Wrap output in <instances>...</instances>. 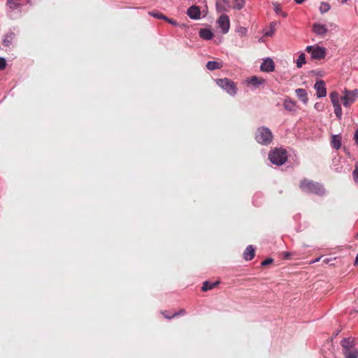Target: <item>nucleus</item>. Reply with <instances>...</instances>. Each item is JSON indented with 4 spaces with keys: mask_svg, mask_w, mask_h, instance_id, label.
I'll return each mask as SVG.
<instances>
[{
    "mask_svg": "<svg viewBox=\"0 0 358 358\" xmlns=\"http://www.w3.org/2000/svg\"><path fill=\"white\" fill-rule=\"evenodd\" d=\"M222 65L216 61H209L206 64V68L210 71L221 69Z\"/></svg>",
    "mask_w": 358,
    "mask_h": 358,
    "instance_id": "412c9836",
    "label": "nucleus"
},
{
    "mask_svg": "<svg viewBox=\"0 0 358 358\" xmlns=\"http://www.w3.org/2000/svg\"><path fill=\"white\" fill-rule=\"evenodd\" d=\"M320 258H317V259H315L314 261H313V262H317L320 260Z\"/></svg>",
    "mask_w": 358,
    "mask_h": 358,
    "instance_id": "a18cd8bd",
    "label": "nucleus"
},
{
    "mask_svg": "<svg viewBox=\"0 0 358 358\" xmlns=\"http://www.w3.org/2000/svg\"><path fill=\"white\" fill-rule=\"evenodd\" d=\"M218 283H219L218 281L210 282V281L206 280V281L203 282V285L201 287V290L203 292H207L208 290H210V289H213L214 287H215L218 285Z\"/></svg>",
    "mask_w": 358,
    "mask_h": 358,
    "instance_id": "a211bd4d",
    "label": "nucleus"
},
{
    "mask_svg": "<svg viewBox=\"0 0 358 358\" xmlns=\"http://www.w3.org/2000/svg\"><path fill=\"white\" fill-rule=\"evenodd\" d=\"M315 107L316 108H319V106H317V103H316V104L315 105Z\"/></svg>",
    "mask_w": 358,
    "mask_h": 358,
    "instance_id": "09e8293b",
    "label": "nucleus"
},
{
    "mask_svg": "<svg viewBox=\"0 0 358 358\" xmlns=\"http://www.w3.org/2000/svg\"><path fill=\"white\" fill-rule=\"evenodd\" d=\"M326 56V49L323 47L315 46L312 51L311 58L313 59H322Z\"/></svg>",
    "mask_w": 358,
    "mask_h": 358,
    "instance_id": "1a4fd4ad",
    "label": "nucleus"
},
{
    "mask_svg": "<svg viewBox=\"0 0 358 358\" xmlns=\"http://www.w3.org/2000/svg\"><path fill=\"white\" fill-rule=\"evenodd\" d=\"M185 314V310L184 309H181L180 310V311L178 312H176L174 313L173 314L171 315V316H166V318L167 319H172L176 316H178V315H183Z\"/></svg>",
    "mask_w": 358,
    "mask_h": 358,
    "instance_id": "473e14b6",
    "label": "nucleus"
},
{
    "mask_svg": "<svg viewBox=\"0 0 358 358\" xmlns=\"http://www.w3.org/2000/svg\"><path fill=\"white\" fill-rule=\"evenodd\" d=\"M283 107L287 111L294 112L296 110V103L294 101L287 98L284 100Z\"/></svg>",
    "mask_w": 358,
    "mask_h": 358,
    "instance_id": "ddd939ff",
    "label": "nucleus"
},
{
    "mask_svg": "<svg viewBox=\"0 0 358 358\" xmlns=\"http://www.w3.org/2000/svg\"><path fill=\"white\" fill-rule=\"evenodd\" d=\"M215 6L219 13L227 12L231 8L230 2L227 0H217Z\"/></svg>",
    "mask_w": 358,
    "mask_h": 358,
    "instance_id": "9b49d317",
    "label": "nucleus"
},
{
    "mask_svg": "<svg viewBox=\"0 0 358 358\" xmlns=\"http://www.w3.org/2000/svg\"><path fill=\"white\" fill-rule=\"evenodd\" d=\"M273 262V259L272 258H267L265 260H264L261 263V264H262V266H267V265L271 264Z\"/></svg>",
    "mask_w": 358,
    "mask_h": 358,
    "instance_id": "c9c22d12",
    "label": "nucleus"
},
{
    "mask_svg": "<svg viewBox=\"0 0 358 358\" xmlns=\"http://www.w3.org/2000/svg\"><path fill=\"white\" fill-rule=\"evenodd\" d=\"M348 1V0H342L343 3H345Z\"/></svg>",
    "mask_w": 358,
    "mask_h": 358,
    "instance_id": "49530a36",
    "label": "nucleus"
},
{
    "mask_svg": "<svg viewBox=\"0 0 358 358\" xmlns=\"http://www.w3.org/2000/svg\"><path fill=\"white\" fill-rule=\"evenodd\" d=\"M334 108V113L338 119H341L343 113L342 108L340 103L333 105Z\"/></svg>",
    "mask_w": 358,
    "mask_h": 358,
    "instance_id": "a878e982",
    "label": "nucleus"
},
{
    "mask_svg": "<svg viewBox=\"0 0 358 358\" xmlns=\"http://www.w3.org/2000/svg\"><path fill=\"white\" fill-rule=\"evenodd\" d=\"M299 187L303 192L308 194H314L320 196L325 194L323 185L313 180L303 179L300 182Z\"/></svg>",
    "mask_w": 358,
    "mask_h": 358,
    "instance_id": "f257e3e1",
    "label": "nucleus"
},
{
    "mask_svg": "<svg viewBox=\"0 0 358 358\" xmlns=\"http://www.w3.org/2000/svg\"><path fill=\"white\" fill-rule=\"evenodd\" d=\"M255 257V248L252 245H250L247 246L244 252H243V258L246 261L252 260Z\"/></svg>",
    "mask_w": 358,
    "mask_h": 358,
    "instance_id": "2eb2a0df",
    "label": "nucleus"
},
{
    "mask_svg": "<svg viewBox=\"0 0 358 358\" xmlns=\"http://www.w3.org/2000/svg\"><path fill=\"white\" fill-rule=\"evenodd\" d=\"M14 36H15V34L13 31H10V32L7 33L4 36V38L3 39V45L5 47H9L12 43V41L14 38Z\"/></svg>",
    "mask_w": 358,
    "mask_h": 358,
    "instance_id": "6ab92c4d",
    "label": "nucleus"
},
{
    "mask_svg": "<svg viewBox=\"0 0 358 358\" xmlns=\"http://www.w3.org/2000/svg\"><path fill=\"white\" fill-rule=\"evenodd\" d=\"M6 66V60L4 57H0V71L3 70Z\"/></svg>",
    "mask_w": 358,
    "mask_h": 358,
    "instance_id": "f704fd0d",
    "label": "nucleus"
},
{
    "mask_svg": "<svg viewBox=\"0 0 358 358\" xmlns=\"http://www.w3.org/2000/svg\"><path fill=\"white\" fill-rule=\"evenodd\" d=\"M218 27L221 29L222 34H227L230 27V21L228 15L222 14L217 20Z\"/></svg>",
    "mask_w": 358,
    "mask_h": 358,
    "instance_id": "0eeeda50",
    "label": "nucleus"
},
{
    "mask_svg": "<svg viewBox=\"0 0 358 358\" xmlns=\"http://www.w3.org/2000/svg\"><path fill=\"white\" fill-rule=\"evenodd\" d=\"M345 358H357L358 350L355 348V340L352 337L344 338L341 341Z\"/></svg>",
    "mask_w": 358,
    "mask_h": 358,
    "instance_id": "f03ea898",
    "label": "nucleus"
},
{
    "mask_svg": "<svg viewBox=\"0 0 358 358\" xmlns=\"http://www.w3.org/2000/svg\"><path fill=\"white\" fill-rule=\"evenodd\" d=\"M330 5L326 2H322L320 6V11L321 13H325L330 10Z\"/></svg>",
    "mask_w": 358,
    "mask_h": 358,
    "instance_id": "c85d7f7f",
    "label": "nucleus"
},
{
    "mask_svg": "<svg viewBox=\"0 0 358 358\" xmlns=\"http://www.w3.org/2000/svg\"><path fill=\"white\" fill-rule=\"evenodd\" d=\"M268 159L273 164L281 166L287 159V152L283 148H275L269 152Z\"/></svg>",
    "mask_w": 358,
    "mask_h": 358,
    "instance_id": "20e7f679",
    "label": "nucleus"
},
{
    "mask_svg": "<svg viewBox=\"0 0 358 358\" xmlns=\"http://www.w3.org/2000/svg\"><path fill=\"white\" fill-rule=\"evenodd\" d=\"M289 257V252H285V255H284V257L287 259Z\"/></svg>",
    "mask_w": 358,
    "mask_h": 358,
    "instance_id": "37998d69",
    "label": "nucleus"
},
{
    "mask_svg": "<svg viewBox=\"0 0 358 358\" xmlns=\"http://www.w3.org/2000/svg\"><path fill=\"white\" fill-rule=\"evenodd\" d=\"M167 22L176 27L178 26V23L173 19L169 18Z\"/></svg>",
    "mask_w": 358,
    "mask_h": 358,
    "instance_id": "e433bc0d",
    "label": "nucleus"
},
{
    "mask_svg": "<svg viewBox=\"0 0 358 358\" xmlns=\"http://www.w3.org/2000/svg\"><path fill=\"white\" fill-rule=\"evenodd\" d=\"M315 107L316 108H319V106H317V103H316V104L315 105Z\"/></svg>",
    "mask_w": 358,
    "mask_h": 358,
    "instance_id": "de8ad7c7",
    "label": "nucleus"
},
{
    "mask_svg": "<svg viewBox=\"0 0 358 358\" xmlns=\"http://www.w3.org/2000/svg\"><path fill=\"white\" fill-rule=\"evenodd\" d=\"M236 31L241 36H244L247 34L248 29L244 27H239L236 29Z\"/></svg>",
    "mask_w": 358,
    "mask_h": 358,
    "instance_id": "2f4dec72",
    "label": "nucleus"
},
{
    "mask_svg": "<svg viewBox=\"0 0 358 358\" xmlns=\"http://www.w3.org/2000/svg\"><path fill=\"white\" fill-rule=\"evenodd\" d=\"M314 88L317 92L316 94L318 98H323L326 96L327 90L325 87V83L324 80H317L314 85Z\"/></svg>",
    "mask_w": 358,
    "mask_h": 358,
    "instance_id": "6e6552de",
    "label": "nucleus"
},
{
    "mask_svg": "<svg viewBox=\"0 0 358 358\" xmlns=\"http://www.w3.org/2000/svg\"><path fill=\"white\" fill-rule=\"evenodd\" d=\"M234 1V9L241 10L245 5V0H233Z\"/></svg>",
    "mask_w": 358,
    "mask_h": 358,
    "instance_id": "b1692460",
    "label": "nucleus"
},
{
    "mask_svg": "<svg viewBox=\"0 0 358 358\" xmlns=\"http://www.w3.org/2000/svg\"><path fill=\"white\" fill-rule=\"evenodd\" d=\"M331 143L334 148L336 150L340 149L341 147V136L340 135H334Z\"/></svg>",
    "mask_w": 358,
    "mask_h": 358,
    "instance_id": "aec40b11",
    "label": "nucleus"
},
{
    "mask_svg": "<svg viewBox=\"0 0 358 358\" xmlns=\"http://www.w3.org/2000/svg\"><path fill=\"white\" fill-rule=\"evenodd\" d=\"M217 85L224 90L227 94L231 96H234L238 91V88L234 82L231 80L224 78L215 80Z\"/></svg>",
    "mask_w": 358,
    "mask_h": 358,
    "instance_id": "39448f33",
    "label": "nucleus"
},
{
    "mask_svg": "<svg viewBox=\"0 0 358 358\" xmlns=\"http://www.w3.org/2000/svg\"><path fill=\"white\" fill-rule=\"evenodd\" d=\"M354 141L355 142V144L358 145V129L356 130L354 134Z\"/></svg>",
    "mask_w": 358,
    "mask_h": 358,
    "instance_id": "4c0bfd02",
    "label": "nucleus"
},
{
    "mask_svg": "<svg viewBox=\"0 0 358 358\" xmlns=\"http://www.w3.org/2000/svg\"><path fill=\"white\" fill-rule=\"evenodd\" d=\"M274 11L276 14L281 15L283 17H287V13L282 11L280 4L278 3H273Z\"/></svg>",
    "mask_w": 358,
    "mask_h": 358,
    "instance_id": "cd10ccee",
    "label": "nucleus"
},
{
    "mask_svg": "<svg viewBox=\"0 0 358 358\" xmlns=\"http://www.w3.org/2000/svg\"><path fill=\"white\" fill-rule=\"evenodd\" d=\"M148 14H149L150 16H152V17H155V18L160 19V16H161V15H162V13H160V12H159V11H157V10H153V11H150V12L148 13Z\"/></svg>",
    "mask_w": 358,
    "mask_h": 358,
    "instance_id": "72a5a7b5",
    "label": "nucleus"
},
{
    "mask_svg": "<svg viewBox=\"0 0 358 358\" xmlns=\"http://www.w3.org/2000/svg\"><path fill=\"white\" fill-rule=\"evenodd\" d=\"M199 36L204 40H210L213 36V33L209 29H201L199 31Z\"/></svg>",
    "mask_w": 358,
    "mask_h": 358,
    "instance_id": "dca6fc26",
    "label": "nucleus"
},
{
    "mask_svg": "<svg viewBox=\"0 0 358 358\" xmlns=\"http://www.w3.org/2000/svg\"><path fill=\"white\" fill-rule=\"evenodd\" d=\"M313 31L319 36H324L327 32V29L324 24L315 23L313 27Z\"/></svg>",
    "mask_w": 358,
    "mask_h": 358,
    "instance_id": "4468645a",
    "label": "nucleus"
},
{
    "mask_svg": "<svg viewBox=\"0 0 358 358\" xmlns=\"http://www.w3.org/2000/svg\"><path fill=\"white\" fill-rule=\"evenodd\" d=\"M188 16L192 20H199L201 18V10L199 6H192L187 11Z\"/></svg>",
    "mask_w": 358,
    "mask_h": 358,
    "instance_id": "f8f14e48",
    "label": "nucleus"
},
{
    "mask_svg": "<svg viewBox=\"0 0 358 358\" xmlns=\"http://www.w3.org/2000/svg\"><path fill=\"white\" fill-rule=\"evenodd\" d=\"M162 314L164 315L165 318H166V316H171V315L166 314V312H163Z\"/></svg>",
    "mask_w": 358,
    "mask_h": 358,
    "instance_id": "c03bdc74",
    "label": "nucleus"
},
{
    "mask_svg": "<svg viewBox=\"0 0 358 358\" xmlns=\"http://www.w3.org/2000/svg\"><path fill=\"white\" fill-rule=\"evenodd\" d=\"M354 265L355 266L358 265V255H357V256H356V258H355V262H354Z\"/></svg>",
    "mask_w": 358,
    "mask_h": 358,
    "instance_id": "79ce46f5",
    "label": "nucleus"
},
{
    "mask_svg": "<svg viewBox=\"0 0 358 358\" xmlns=\"http://www.w3.org/2000/svg\"><path fill=\"white\" fill-rule=\"evenodd\" d=\"M297 97L302 101L303 103L308 102L307 92L305 89L299 88L295 90Z\"/></svg>",
    "mask_w": 358,
    "mask_h": 358,
    "instance_id": "f3484780",
    "label": "nucleus"
},
{
    "mask_svg": "<svg viewBox=\"0 0 358 358\" xmlns=\"http://www.w3.org/2000/svg\"><path fill=\"white\" fill-rule=\"evenodd\" d=\"M296 3L297 4H301L303 3L306 0H294Z\"/></svg>",
    "mask_w": 358,
    "mask_h": 358,
    "instance_id": "a19ab883",
    "label": "nucleus"
},
{
    "mask_svg": "<svg viewBox=\"0 0 358 358\" xmlns=\"http://www.w3.org/2000/svg\"><path fill=\"white\" fill-rule=\"evenodd\" d=\"M357 255H358V252H357Z\"/></svg>",
    "mask_w": 358,
    "mask_h": 358,
    "instance_id": "8fccbe9b",
    "label": "nucleus"
},
{
    "mask_svg": "<svg viewBox=\"0 0 358 358\" xmlns=\"http://www.w3.org/2000/svg\"><path fill=\"white\" fill-rule=\"evenodd\" d=\"M7 5L11 10H15L22 6L19 0H7Z\"/></svg>",
    "mask_w": 358,
    "mask_h": 358,
    "instance_id": "4be33fe9",
    "label": "nucleus"
},
{
    "mask_svg": "<svg viewBox=\"0 0 358 358\" xmlns=\"http://www.w3.org/2000/svg\"><path fill=\"white\" fill-rule=\"evenodd\" d=\"M344 96L341 97V101L343 105L345 107H348L350 106L352 103H354L357 99L358 98V90L357 89L353 90H347L344 91Z\"/></svg>",
    "mask_w": 358,
    "mask_h": 358,
    "instance_id": "423d86ee",
    "label": "nucleus"
},
{
    "mask_svg": "<svg viewBox=\"0 0 358 358\" xmlns=\"http://www.w3.org/2000/svg\"><path fill=\"white\" fill-rule=\"evenodd\" d=\"M264 81V80L263 79H259L257 76H253L250 79V83L255 86L262 84Z\"/></svg>",
    "mask_w": 358,
    "mask_h": 358,
    "instance_id": "c756f323",
    "label": "nucleus"
},
{
    "mask_svg": "<svg viewBox=\"0 0 358 358\" xmlns=\"http://www.w3.org/2000/svg\"><path fill=\"white\" fill-rule=\"evenodd\" d=\"M260 69L264 72H272L275 69L274 62L271 58H266L264 59L263 62L260 66Z\"/></svg>",
    "mask_w": 358,
    "mask_h": 358,
    "instance_id": "9d476101",
    "label": "nucleus"
},
{
    "mask_svg": "<svg viewBox=\"0 0 358 358\" xmlns=\"http://www.w3.org/2000/svg\"><path fill=\"white\" fill-rule=\"evenodd\" d=\"M315 46H313V45H308L306 47V51L308 52H311L312 53V51L314 49Z\"/></svg>",
    "mask_w": 358,
    "mask_h": 358,
    "instance_id": "58836bf2",
    "label": "nucleus"
},
{
    "mask_svg": "<svg viewBox=\"0 0 358 358\" xmlns=\"http://www.w3.org/2000/svg\"><path fill=\"white\" fill-rule=\"evenodd\" d=\"M159 20H164L165 21L167 22V20H169V17H166L165 15H164L163 13H162L161 16H160V19Z\"/></svg>",
    "mask_w": 358,
    "mask_h": 358,
    "instance_id": "ea45409f",
    "label": "nucleus"
},
{
    "mask_svg": "<svg viewBox=\"0 0 358 358\" xmlns=\"http://www.w3.org/2000/svg\"><path fill=\"white\" fill-rule=\"evenodd\" d=\"M352 177L356 182H358V162L355 164V169L352 171Z\"/></svg>",
    "mask_w": 358,
    "mask_h": 358,
    "instance_id": "7c9ffc66",
    "label": "nucleus"
},
{
    "mask_svg": "<svg viewBox=\"0 0 358 358\" xmlns=\"http://www.w3.org/2000/svg\"><path fill=\"white\" fill-rule=\"evenodd\" d=\"M296 66L298 68L302 67V66L306 64V55L304 53H301L296 59Z\"/></svg>",
    "mask_w": 358,
    "mask_h": 358,
    "instance_id": "393cba45",
    "label": "nucleus"
},
{
    "mask_svg": "<svg viewBox=\"0 0 358 358\" xmlns=\"http://www.w3.org/2000/svg\"><path fill=\"white\" fill-rule=\"evenodd\" d=\"M255 138L259 144L268 145L273 141V135L268 127L262 126L257 128Z\"/></svg>",
    "mask_w": 358,
    "mask_h": 358,
    "instance_id": "7ed1b4c3",
    "label": "nucleus"
},
{
    "mask_svg": "<svg viewBox=\"0 0 358 358\" xmlns=\"http://www.w3.org/2000/svg\"><path fill=\"white\" fill-rule=\"evenodd\" d=\"M277 25V22H272L271 24H270V30L266 31L265 34H264V36H272L275 32V26Z\"/></svg>",
    "mask_w": 358,
    "mask_h": 358,
    "instance_id": "bb28decb",
    "label": "nucleus"
},
{
    "mask_svg": "<svg viewBox=\"0 0 358 358\" xmlns=\"http://www.w3.org/2000/svg\"><path fill=\"white\" fill-rule=\"evenodd\" d=\"M329 98L333 105L340 103L339 94L334 91L329 94Z\"/></svg>",
    "mask_w": 358,
    "mask_h": 358,
    "instance_id": "5701e85b",
    "label": "nucleus"
}]
</instances>
